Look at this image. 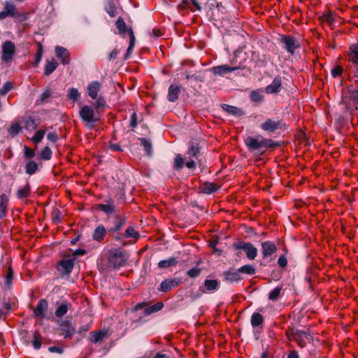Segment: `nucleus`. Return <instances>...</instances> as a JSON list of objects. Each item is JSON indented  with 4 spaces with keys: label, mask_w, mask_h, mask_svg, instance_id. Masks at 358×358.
I'll use <instances>...</instances> for the list:
<instances>
[{
    "label": "nucleus",
    "mask_w": 358,
    "mask_h": 358,
    "mask_svg": "<svg viewBox=\"0 0 358 358\" xmlns=\"http://www.w3.org/2000/svg\"><path fill=\"white\" fill-rule=\"evenodd\" d=\"M98 208L106 213H111L114 210V206L112 204H99Z\"/></svg>",
    "instance_id": "8fccbe9b"
},
{
    "label": "nucleus",
    "mask_w": 358,
    "mask_h": 358,
    "mask_svg": "<svg viewBox=\"0 0 358 358\" xmlns=\"http://www.w3.org/2000/svg\"><path fill=\"white\" fill-rule=\"evenodd\" d=\"M67 96L70 99L77 101L80 98V94L76 88L71 87L69 90Z\"/></svg>",
    "instance_id": "37998d69"
},
{
    "label": "nucleus",
    "mask_w": 358,
    "mask_h": 358,
    "mask_svg": "<svg viewBox=\"0 0 358 358\" xmlns=\"http://www.w3.org/2000/svg\"><path fill=\"white\" fill-rule=\"evenodd\" d=\"M106 231L103 226L99 225L98 226L94 231L93 238L94 240L100 241L103 240L106 235Z\"/></svg>",
    "instance_id": "bb28decb"
},
{
    "label": "nucleus",
    "mask_w": 358,
    "mask_h": 358,
    "mask_svg": "<svg viewBox=\"0 0 358 358\" xmlns=\"http://www.w3.org/2000/svg\"><path fill=\"white\" fill-rule=\"evenodd\" d=\"M32 344L36 350L40 349L41 346V337L36 333H35L34 335Z\"/></svg>",
    "instance_id": "864d4df0"
},
{
    "label": "nucleus",
    "mask_w": 358,
    "mask_h": 358,
    "mask_svg": "<svg viewBox=\"0 0 358 358\" xmlns=\"http://www.w3.org/2000/svg\"><path fill=\"white\" fill-rule=\"evenodd\" d=\"M180 93V87L177 85H170L168 90L167 99L169 101L174 102L178 98Z\"/></svg>",
    "instance_id": "412c9836"
},
{
    "label": "nucleus",
    "mask_w": 358,
    "mask_h": 358,
    "mask_svg": "<svg viewBox=\"0 0 358 358\" xmlns=\"http://www.w3.org/2000/svg\"><path fill=\"white\" fill-rule=\"evenodd\" d=\"M38 169V164L34 161H29L26 164V172L29 175H32L36 173Z\"/></svg>",
    "instance_id": "ea45409f"
},
{
    "label": "nucleus",
    "mask_w": 358,
    "mask_h": 358,
    "mask_svg": "<svg viewBox=\"0 0 358 358\" xmlns=\"http://www.w3.org/2000/svg\"><path fill=\"white\" fill-rule=\"evenodd\" d=\"M52 157V151L48 146H45L41 153V158L43 159H50Z\"/></svg>",
    "instance_id": "de8ad7c7"
},
{
    "label": "nucleus",
    "mask_w": 358,
    "mask_h": 358,
    "mask_svg": "<svg viewBox=\"0 0 358 358\" xmlns=\"http://www.w3.org/2000/svg\"><path fill=\"white\" fill-rule=\"evenodd\" d=\"M239 69H240V66L230 67L228 65H220V66H214L213 68H212L211 71L215 75L223 76L227 73L234 71Z\"/></svg>",
    "instance_id": "a211bd4d"
},
{
    "label": "nucleus",
    "mask_w": 358,
    "mask_h": 358,
    "mask_svg": "<svg viewBox=\"0 0 358 358\" xmlns=\"http://www.w3.org/2000/svg\"><path fill=\"white\" fill-rule=\"evenodd\" d=\"M116 27L117 29L119 31V34L120 35L124 34L127 31L128 32V29L129 28H127L126 23L123 20L122 17H119L116 21Z\"/></svg>",
    "instance_id": "7c9ffc66"
},
{
    "label": "nucleus",
    "mask_w": 358,
    "mask_h": 358,
    "mask_svg": "<svg viewBox=\"0 0 358 358\" xmlns=\"http://www.w3.org/2000/svg\"><path fill=\"white\" fill-rule=\"evenodd\" d=\"M178 261L175 257H171L167 259L162 260L158 263V267L161 268H169L176 265Z\"/></svg>",
    "instance_id": "cd10ccee"
},
{
    "label": "nucleus",
    "mask_w": 358,
    "mask_h": 358,
    "mask_svg": "<svg viewBox=\"0 0 358 358\" xmlns=\"http://www.w3.org/2000/svg\"><path fill=\"white\" fill-rule=\"evenodd\" d=\"M101 86V83L96 80L92 81L88 84L87 87V92L92 99H96L97 98Z\"/></svg>",
    "instance_id": "f3484780"
},
{
    "label": "nucleus",
    "mask_w": 358,
    "mask_h": 358,
    "mask_svg": "<svg viewBox=\"0 0 358 358\" xmlns=\"http://www.w3.org/2000/svg\"><path fill=\"white\" fill-rule=\"evenodd\" d=\"M45 131L46 130H38L34 134V136L30 138V140L36 144L40 143L43 138Z\"/></svg>",
    "instance_id": "e433bc0d"
},
{
    "label": "nucleus",
    "mask_w": 358,
    "mask_h": 358,
    "mask_svg": "<svg viewBox=\"0 0 358 358\" xmlns=\"http://www.w3.org/2000/svg\"><path fill=\"white\" fill-rule=\"evenodd\" d=\"M43 46L41 43H38V52L36 55V57H35V63H36V65H38L41 59H42V57H43Z\"/></svg>",
    "instance_id": "5fc2aeb1"
},
{
    "label": "nucleus",
    "mask_w": 358,
    "mask_h": 358,
    "mask_svg": "<svg viewBox=\"0 0 358 358\" xmlns=\"http://www.w3.org/2000/svg\"><path fill=\"white\" fill-rule=\"evenodd\" d=\"M217 189L216 185L214 183L206 182L202 187V192L206 194H211Z\"/></svg>",
    "instance_id": "a19ab883"
},
{
    "label": "nucleus",
    "mask_w": 358,
    "mask_h": 358,
    "mask_svg": "<svg viewBox=\"0 0 358 358\" xmlns=\"http://www.w3.org/2000/svg\"><path fill=\"white\" fill-rule=\"evenodd\" d=\"M125 224V220L122 218L117 217L114 221L113 226L110 228V231L113 232H115L120 230Z\"/></svg>",
    "instance_id": "4c0bfd02"
},
{
    "label": "nucleus",
    "mask_w": 358,
    "mask_h": 358,
    "mask_svg": "<svg viewBox=\"0 0 358 358\" xmlns=\"http://www.w3.org/2000/svg\"><path fill=\"white\" fill-rule=\"evenodd\" d=\"M282 289V287H276L273 290H272L269 295L268 299L271 301H275L278 296H280V292Z\"/></svg>",
    "instance_id": "a18cd8bd"
},
{
    "label": "nucleus",
    "mask_w": 358,
    "mask_h": 358,
    "mask_svg": "<svg viewBox=\"0 0 358 358\" xmlns=\"http://www.w3.org/2000/svg\"><path fill=\"white\" fill-rule=\"evenodd\" d=\"M163 306L164 305L162 302H158L152 306L146 308L145 310V313L146 315H150L152 313L160 310L163 308Z\"/></svg>",
    "instance_id": "c9c22d12"
},
{
    "label": "nucleus",
    "mask_w": 358,
    "mask_h": 358,
    "mask_svg": "<svg viewBox=\"0 0 358 358\" xmlns=\"http://www.w3.org/2000/svg\"><path fill=\"white\" fill-rule=\"evenodd\" d=\"M201 272V269L199 267H194L187 271V275L190 278L198 277Z\"/></svg>",
    "instance_id": "09e8293b"
},
{
    "label": "nucleus",
    "mask_w": 358,
    "mask_h": 358,
    "mask_svg": "<svg viewBox=\"0 0 358 358\" xmlns=\"http://www.w3.org/2000/svg\"><path fill=\"white\" fill-rule=\"evenodd\" d=\"M51 96V92L50 90H46L45 92H43L41 95V97H40V101L41 102H44V101H46L47 99L50 97ZM38 101H37V102H38Z\"/></svg>",
    "instance_id": "bf43d9fd"
},
{
    "label": "nucleus",
    "mask_w": 358,
    "mask_h": 358,
    "mask_svg": "<svg viewBox=\"0 0 358 358\" xmlns=\"http://www.w3.org/2000/svg\"><path fill=\"white\" fill-rule=\"evenodd\" d=\"M108 337V331L106 329H103L98 331H92L90 333L89 340L94 343H100Z\"/></svg>",
    "instance_id": "4468645a"
},
{
    "label": "nucleus",
    "mask_w": 358,
    "mask_h": 358,
    "mask_svg": "<svg viewBox=\"0 0 358 358\" xmlns=\"http://www.w3.org/2000/svg\"><path fill=\"white\" fill-rule=\"evenodd\" d=\"M48 139L52 142L53 143H55L58 140V136L55 132H51L48 133L47 135Z\"/></svg>",
    "instance_id": "052dcab7"
},
{
    "label": "nucleus",
    "mask_w": 358,
    "mask_h": 358,
    "mask_svg": "<svg viewBox=\"0 0 358 358\" xmlns=\"http://www.w3.org/2000/svg\"><path fill=\"white\" fill-rule=\"evenodd\" d=\"M178 284L179 281L177 279H166L161 282L158 289L163 292H167L178 286Z\"/></svg>",
    "instance_id": "6ab92c4d"
},
{
    "label": "nucleus",
    "mask_w": 358,
    "mask_h": 358,
    "mask_svg": "<svg viewBox=\"0 0 358 358\" xmlns=\"http://www.w3.org/2000/svg\"><path fill=\"white\" fill-rule=\"evenodd\" d=\"M48 350L50 352H56V353H58V354H62L64 352V349L61 347H57V346H51L48 348Z\"/></svg>",
    "instance_id": "e2e57ef3"
},
{
    "label": "nucleus",
    "mask_w": 358,
    "mask_h": 358,
    "mask_svg": "<svg viewBox=\"0 0 358 358\" xmlns=\"http://www.w3.org/2000/svg\"><path fill=\"white\" fill-rule=\"evenodd\" d=\"M38 127L37 121L32 117L27 116L24 118L23 127L28 131L32 132L36 130Z\"/></svg>",
    "instance_id": "4be33fe9"
},
{
    "label": "nucleus",
    "mask_w": 358,
    "mask_h": 358,
    "mask_svg": "<svg viewBox=\"0 0 358 358\" xmlns=\"http://www.w3.org/2000/svg\"><path fill=\"white\" fill-rule=\"evenodd\" d=\"M221 107L224 111H226L229 114H231L235 116H241L243 114L242 110L236 106L224 103L221 105Z\"/></svg>",
    "instance_id": "b1692460"
},
{
    "label": "nucleus",
    "mask_w": 358,
    "mask_h": 358,
    "mask_svg": "<svg viewBox=\"0 0 358 358\" xmlns=\"http://www.w3.org/2000/svg\"><path fill=\"white\" fill-rule=\"evenodd\" d=\"M343 69L340 66H336L331 70V75L333 77L336 78L341 74Z\"/></svg>",
    "instance_id": "680f3d73"
},
{
    "label": "nucleus",
    "mask_w": 358,
    "mask_h": 358,
    "mask_svg": "<svg viewBox=\"0 0 358 358\" xmlns=\"http://www.w3.org/2000/svg\"><path fill=\"white\" fill-rule=\"evenodd\" d=\"M262 254L264 257L271 256L276 250L275 244L271 241H264L262 243Z\"/></svg>",
    "instance_id": "aec40b11"
},
{
    "label": "nucleus",
    "mask_w": 358,
    "mask_h": 358,
    "mask_svg": "<svg viewBox=\"0 0 358 358\" xmlns=\"http://www.w3.org/2000/svg\"><path fill=\"white\" fill-rule=\"evenodd\" d=\"M238 271L240 273L248 274V275H253L255 273V268L253 266L250 264H247L245 266H241L240 268H238Z\"/></svg>",
    "instance_id": "79ce46f5"
},
{
    "label": "nucleus",
    "mask_w": 358,
    "mask_h": 358,
    "mask_svg": "<svg viewBox=\"0 0 358 358\" xmlns=\"http://www.w3.org/2000/svg\"><path fill=\"white\" fill-rule=\"evenodd\" d=\"M348 93L349 96H343L341 102L350 112L358 110V89L351 86L348 89Z\"/></svg>",
    "instance_id": "7ed1b4c3"
},
{
    "label": "nucleus",
    "mask_w": 358,
    "mask_h": 358,
    "mask_svg": "<svg viewBox=\"0 0 358 358\" xmlns=\"http://www.w3.org/2000/svg\"><path fill=\"white\" fill-rule=\"evenodd\" d=\"M69 310V306L66 303H63L59 305L55 310V316L61 317L64 315Z\"/></svg>",
    "instance_id": "2f4dec72"
},
{
    "label": "nucleus",
    "mask_w": 358,
    "mask_h": 358,
    "mask_svg": "<svg viewBox=\"0 0 358 358\" xmlns=\"http://www.w3.org/2000/svg\"><path fill=\"white\" fill-rule=\"evenodd\" d=\"M12 83L10 82H6L3 84L2 88L0 90V94L2 96H5L11 89H12Z\"/></svg>",
    "instance_id": "4d7b16f0"
},
{
    "label": "nucleus",
    "mask_w": 358,
    "mask_h": 358,
    "mask_svg": "<svg viewBox=\"0 0 358 358\" xmlns=\"http://www.w3.org/2000/svg\"><path fill=\"white\" fill-rule=\"evenodd\" d=\"M8 201V199L6 194H3L0 196V217L5 215Z\"/></svg>",
    "instance_id": "c85d7f7f"
},
{
    "label": "nucleus",
    "mask_w": 358,
    "mask_h": 358,
    "mask_svg": "<svg viewBox=\"0 0 358 358\" xmlns=\"http://www.w3.org/2000/svg\"><path fill=\"white\" fill-rule=\"evenodd\" d=\"M281 42L283 43L286 50L290 54H294L295 50L300 47L298 40L292 36H282L281 37Z\"/></svg>",
    "instance_id": "6e6552de"
},
{
    "label": "nucleus",
    "mask_w": 358,
    "mask_h": 358,
    "mask_svg": "<svg viewBox=\"0 0 358 358\" xmlns=\"http://www.w3.org/2000/svg\"><path fill=\"white\" fill-rule=\"evenodd\" d=\"M21 129H22V127L20 125V124L17 122H15V123H13L10 126V129H8V132L11 135L15 136L21 131Z\"/></svg>",
    "instance_id": "49530a36"
},
{
    "label": "nucleus",
    "mask_w": 358,
    "mask_h": 358,
    "mask_svg": "<svg viewBox=\"0 0 358 358\" xmlns=\"http://www.w3.org/2000/svg\"><path fill=\"white\" fill-rule=\"evenodd\" d=\"M250 98L253 102H262L264 99V91L262 89L253 90L250 94Z\"/></svg>",
    "instance_id": "393cba45"
},
{
    "label": "nucleus",
    "mask_w": 358,
    "mask_h": 358,
    "mask_svg": "<svg viewBox=\"0 0 358 358\" xmlns=\"http://www.w3.org/2000/svg\"><path fill=\"white\" fill-rule=\"evenodd\" d=\"M224 276V280L229 282H237L241 279V276L240 275V272L238 270L234 271L231 270L229 271H226L223 273Z\"/></svg>",
    "instance_id": "5701e85b"
},
{
    "label": "nucleus",
    "mask_w": 358,
    "mask_h": 358,
    "mask_svg": "<svg viewBox=\"0 0 358 358\" xmlns=\"http://www.w3.org/2000/svg\"><path fill=\"white\" fill-rule=\"evenodd\" d=\"M3 10H5L8 15L13 16L15 14V6L13 3L6 2Z\"/></svg>",
    "instance_id": "603ef678"
},
{
    "label": "nucleus",
    "mask_w": 358,
    "mask_h": 358,
    "mask_svg": "<svg viewBox=\"0 0 358 358\" xmlns=\"http://www.w3.org/2000/svg\"><path fill=\"white\" fill-rule=\"evenodd\" d=\"M16 51L14 43L10 41H6L3 43L1 46V60L6 63H10L15 55Z\"/></svg>",
    "instance_id": "20e7f679"
},
{
    "label": "nucleus",
    "mask_w": 358,
    "mask_h": 358,
    "mask_svg": "<svg viewBox=\"0 0 358 358\" xmlns=\"http://www.w3.org/2000/svg\"><path fill=\"white\" fill-rule=\"evenodd\" d=\"M220 287V282L215 279H206L203 285L200 287V291L202 293H213Z\"/></svg>",
    "instance_id": "9d476101"
},
{
    "label": "nucleus",
    "mask_w": 358,
    "mask_h": 358,
    "mask_svg": "<svg viewBox=\"0 0 358 358\" xmlns=\"http://www.w3.org/2000/svg\"><path fill=\"white\" fill-rule=\"evenodd\" d=\"M24 155L26 157L31 158L34 156V152L29 149L28 147L24 146Z\"/></svg>",
    "instance_id": "0e129e2a"
},
{
    "label": "nucleus",
    "mask_w": 358,
    "mask_h": 358,
    "mask_svg": "<svg viewBox=\"0 0 358 358\" xmlns=\"http://www.w3.org/2000/svg\"><path fill=\"white\" fill-rule=\"evenodd\" d=\"M57 66L58 64L54 59H52L51 61H47L44 68L45 75H50L57 69Z\"/></svg>",
    "instance_id": "a878e982"
},
{
    "label": "nucleus",
    "mask_w": 358,
    "mask_h": 358,
    "mask_svg": "<svg viewBox=\"0 0 358 358\" xmlns=\"http://www.w3.org/2000/svg\"><path fill=\"white\" fill-rule=\"evenodd\" d=\"M12 278H13V271H12V269L11 268H9L8 269V273L6 275V285H10L11 280H12Z\"/></svg>",
    "instance_id": "774afa93"
},
{
    "label": "nucleus",
    "mask_w": 358,
    "mask_h": 358,
    "mask_svg": "<svg viewBox=\"0 0 358 358\" xmlns=\"http://www.w3.org/2000/svg\"><path fill=\"white\" fill-rule=\"evenodd\" d=\"M57 324L59 326L60 334L63 335L65 338H70L75 334V327L71 324L69 320L59 319Z\"/></svg>",
    "instance_id": "0eeeda50"
},
{
    "label": "nucleus",
    "mask_w": 358,
    "mask_h": 358,
    "mask_svg": "<svg viewBox=\"0 0 358 358\" xmlns=\"http://www.w3.org/2000/svg\"><path fill=\"white\" fill-rule=\"evenodd\" d=\"M184 164V158L181 155H177L174 159L173 169L176 171L180 170L182 169Z\"/></svg>",
    "instance_id": "f704fd0d"
},
{
    "label": "nucleus",
    "mask_w": 358,
    "mask_h": 358,
    "mask_svg": "<svg viewBox=\"0 0 358 358\" xmlns=\"http://www.w3.org/2000/svg\"><path fill=\"white\" fill-rule=\"evenodd\" d=\"M96 101H95V106L96 108H99V107H102L104 106L105 104V101H104V99L102 98V97H98L96 99Z\"/></svg>",
    "instance_id": "338daca9"
},
{
    "label": "nucleus",
    "mask_w": 358,
    "mask_h": 358,
    "mask_svg": "<svg viewBox=\"0 0 358 358\" xmlns=\"http://www.w3.org/2000/svg\"><path fill=\"white\" fill-rule=\"evenodd\" d=\"M199 152V149L197 146L194 145H192L189 148V150L187 151V155H189V157H196L197 155V154Z\"/></svg>",
    "instance_id": "6e6d98bb"
},
{
    "label": "nucleus",
    "mask_w": 358,
    "mask_h": 358,
    "mask_svg": "<svg viewBox=\"0 0 358 358\" xmlns=\"http://www.w3.org/2000/svg\"><path fill=\"white\" fill-rule=\"evenodd\" d=\"M48 303L45 299H41L34 310V316L41 320L45 317V313L48 310Z\"/></svg>",
    "instance_id": "ddd939ff"
},
{
    "label": "nucleus",
    "mask_w": 358,
    "mask_h": 358,
    "mask_svg": "<svg viewBox=\"0 0 358 358\" xmlns=\"http://www.w3.org/2000/svg\"><path fill=\"white\" fill-rule=\"evenodd\" d=\"M55 54L62 64L67 65L70 63V53L66 48L57 45L55 47Z\"/></svg>",
    "instance_id": "f8f14e48"
},
{
    "label": "nucleus",
    "mask_w": 358,
    "mask_h": 358,
    "mask_svg": "<svg viewBox=\"0 0 358 358\" xmlns=\"http://www.w3.org/2000/svg\"><path fill=\"white\" fill-rule=\"evenodd\" d=\"M234 246L236 250H244L247 257L250 260L255 259L257 255V249L250 243L239 242Z\"/></svg>",
    "instance_id": "423d86ee"
},
{
    "label": "nucleus",
    "mask_w": 358,
    "mask_h": 358,
    "mask_svg": "<svg viewBox=\"0 0 358 358\" xmlns=\"http://www.w3.org/2000/svg\"><path fill=\"white\" fill-rule=\"evenodd\" d=\"M278 263L280 266L285 267L287 264L286 257L284 255L280 256L278 260Z\"/></svg>",
    "instance_id": "69168bd1"
},
{
    "label": "nucleus",
    "mask_w": 358,
    "mask_h": 358,
    "mask_svg": "<svg viewBox=\"0 0 358 358\" xmlns=\"http://www.w3.org/2000/svg\"><path fill=\"white\" fill-rule=\"evenodd\" d=\"M128 34L129 36L130 41H129V48L127 51V54L125 55V59H127L129 55L131 53L132 50L134 47V44H135V36H134V32L131 29H128Z\"/></svg>",
    "instance_id": "c756f323"
},
{
    "label": "nucleus",
    "mask_w": 358,
    "mask_h": 358,
    "mask_svg": "<svg viewBox=\"0 0 358 358\" xmlns=\"http://www.w3.org/2000/svg\"><path fill=\"white\" fill-rule=\"evenodd\" d=\"M282 86L281 78L276 76L272 83L265 88V92L268 94H274L280 92Z\"/></svg>",
    "instance_id": "dca6fc26"
},
{
    "label": "nucleus",
    "mask_w": 358,
    "mask_h": 358,
    "mask_svg": "<svg viewBox=\"0 0 358 358\" xmlns=\"http://www.w3.org/2000/svg\"><path fill=\"white\" fill-rule=\"evenodd\" d=\"M263 322V317L259 313H253L251 317V324L252 327H258Z\"/></svg>",
    "instance_id": "58836bf2"
},
{
    "label": "nucleus",
    "mask_w": 358,
    "mask_h": 358,
    "mask_svg": "<svg viewBox=\"0 0 358 358\" xmlns=\"http://www.w3.org/2000/svg\"><path fill=\"white\" fill-rule=\"evenodd\" d=\"M286 334L289 341L296 342L301 348H304L307 343H310L313 340V336L308 331L292 328L287 331Z\"/></svg>",
    "instance_id": "f03ea898"
},
{
    "label": "nucleus",
    "mask_w": 358,
    "mask_h": 358,
    "mask_svg": "<svg viewBox=\"0 0 358 358\" xmlns=\"http://www.w3.org/2000/svg\"><path fill=\"white\" fill-rule=\"evenodd\" d=\"M75 257L66 258L61 260L58 263L57 269L64 275H69L71 273L74 266Z\"/></svg>",
    "instance_id": "1a4fd4ad"
},
{
    "label": "nucleus",
    "mask_w": 358,
    "mask_h": 358,
    "mask_svg": "<svg viewBox=\"0 0 358 358\" xmlns=\"http://www.w3.org/2000/svg\"><path fill=\"white\" fill-rule=\"evenodd\" d=\"M350 60L358 65V44L350 47Z\"/></svg>",
    "instance_id": "473e14b6"
},
{
    "label": "nucleus",
    "mask_w": 358,
    "mask_h": 358,
    "mask_svg": "<svg viewBox=\"0 0 358 358\" xmlns=\"http://www.w3.org/2000/svg\"><path fill=\"white\" fill-rule=\"evenodd\" d=\"M138 236L137 231L134 228L129 227L126 230V237L127 238H137Z\"/></svg>",
    "instance_id": "13d9d810"
},
{
    "label": "nucleus",
    "mask_w": 358,
    "mask_h": 358,
    "mask_svg": "<svg viewBox=\"0 0 358 358\" xmlns=\"http://www.w3.org/2000/svg\"><path fill=\"white\" fill-rule=\"evenodd\" d=\"M106 11L110 17H114L116 15V9L115 5L112 2H108L105 8Z\"/></svg>",
    "instance_id": "3c124183"
},
{
    "label": "nucleus",
    "mask_w": 358,
    "mask_h": 358,
    "mask_svg": "<svg viewBox=\"0 0 358 358\" xmlns=\"http://www.w3.org/2000/svg\"><path fill=\"white\" fill-rule=\"evenodd\" d=\"M30 193V187L29 185L20 187L17 192V196L19 199L27 198L29 196Z\"/></svg>",
    "instance_id": "72a5a7b5"
},
{
    "label": "nucleus",
    "mask_w": 358,
    "mask_h": 358,
    "mask_svg": "<svg viewBox=\"0 0 358 358\" xmlns=\"http://www.w3.org/2000/svg\"><path fill=\"white\" fill-rule=\"evenodd\" d=\"M280 127V122L268 119L261 124V128L268 132H273Z\"/></svg>",
    "instance_id": "2eb2a0df"
},
{
    "label": "nucleus",
    "mask_w": 358,
    "mask_h": 358,
    "mask_svg": "<svg viewBox=\"0 0 358 358\" xmlns=\"http://www.w3.org/2000/svg\"><path fill=\"white\" fill-rule=\"evenodd\" d=\"M127 257L119 250L110 252L108 257V264L113 268L122 266L127 262Z\"/></svg>",
    "instance_id": "39448f33"
},
{
    "label": "nucleus",
    "mask_w": 358,
    "mask_h": 358,
    "mask_svg": "<svg viewBox=\"0 0 358 358\" xmlns=\"http://www.w3.org/2000/svg\"><path fill=\"white\" fill-rule=\"evenodd\" d=\"M141 145L143 146L146 153L149 155L152 153V143L151 141L146 138L141 139Z\"/></svg>",
    "instance_id": "c03bdc74"
},
{
    "label": "nucleus",
    "mask_w": 358,
    "mask_h": 358,
    "mask_svg": "<svg viewBox=\"0 0 358 358\" xmlns=\"http://www.w3.org/2000/svg\"><path fill=\"white\" fill-rule=\"evenodd\" d=\"M245 143L250 151L258 150L259 155H262L266 148H273L278 145L277 143L272 140L262 136L257 138L248 136L245 140Z\"/></svg>",
    "instance_id": "f257e3e1"
},
{
    "label": "nucleus",
    "mask_w": 358,
    "mask_h": 358,
    "mask_svg": "<svg viewBox=\"0 0 358 358\" xmlns=\"http://www.w3.org/2000/svg\"><path fill=\"white\" fill-rule=\"evenodd\" d=\"M80 115L82 120L87 122H94L98 120L95 117L93 108L89 106H85L81 108Z\"/></svg>",
    "instance_id": "9b49d317"
}]
</instances>
